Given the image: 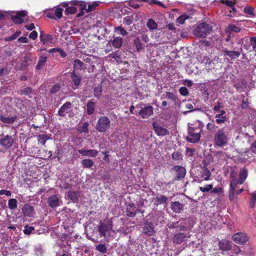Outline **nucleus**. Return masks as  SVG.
<instances>
[{"mask_svg":"<svg viewBox=\"0 0 256 256\" xmlns=\"http://www.w3.org/2000/svg\"><path fill=\"white\" fill-rule=\"evenodd\" d=\"M138 212L134 204L130 203L126 206V215L130 217H134Z\"/></svg>","mask_w":256,"mask_h":256,"instance_id":"nucleus-15","label":"nucleus"},{"mask_svg":"<svg viewBox=\"0 0 256 256\" xmlns=\"http://www.w3.org/2000/svg\"><path fill=\"white\" fill-rule=\"evenodd\" d=\"M24 214L27 216H32L34 214V208L30 205L26 204L22 208Z\"/></svg>","mask_w":256,"mask_h":256,"instance_id":"nucleus-18","label":"nucleus"},{"mask_svg":"<svg viewBox=\"0 0 256 256\" xmlns=\"http://www.w3.org/2000/svg\"><path fill=\"white\" fill-rule=\"evenodd\" d=\"M71 110V104L69 102L65 103L60 109L58 114L61 116H64Z\"/></svg>","mask_w":256,"mask_h":256,"instance_id":"nucleus-16","label":"nucleus"},{"mask_svg":"<svg viewBox=\"0 0 256 256\" xmlns=\"http://www.w3.org/2000/svg\"><path fill=\"white\" fill-rule=\"evenodd\" d=\"M182 154L178 152H174L172 154V158L174 160H180L182 159Z\"/></svg>","mask_w":256,"mask_h":256,"instance_id":"nucleus-51","label":"nucleus"},{"mask_svg":"<svg viewBox=\"0 0 256 256\" xmlns=\"http://www.w3.org/2000/svg\"><path fill=\"white\" fill-rule=\"evenodd\" d=\"M8 206L10 209L14 210L17 208V200L14 198H11L8 202Z\"/></svg>","mask_w":256,"mask_h":256,"instance_id":"nucleus-36","label":"nucleus"},{"mask_svg":"<svg viewBox=\"0 0 256 256\" xmlns=\"http://www.w3.org/2000/svg\"><path fill=\"white\" fill-rule=\"evenodd\" d=\"M5 194L7 196H11V192L10 190H0V195Z\"/></svg>","mask_w":256,"mask_h":256,"instance_id":"nucleus-64","label":"nucleus"},{"mask_svg":"<svg viewBox=\"0 0 256 256\" xmlns=\"http://www.w3.org/2000/svg\"><path fill=\"white\" fill-rule=\"evenodd\" d=\"M47 58L44 56H42L40 57L38 62L36 66V68L37 70H40L44 66L45 62L46 61Z\"/></svg>","mask_w":256,"mask_h":256,"instance_id":"nucleus-32","label":"nucleus"},{"mask_svg":"<svg viewBox=\"0 0 256 256\" xmlns=\"http://www.w3.org/2000/svg\"><path fill=\"white\" fill-rule=\"evenodd\" d=\"M156 200L158 204H161L165 202L167 200L168 198L165 196L162 195L160 196H157Z\"/></svg>","mask_w":256,"mask_h":256,"instance_id":"nucleus-49","label":"nucleus"},{"mask_svg":"<svg viewBox=\"0 0 256 256\" xmlns=\"http://www.w3.org/2000/svg\"><path fill=\"white\" fill-rule=\"evenodd\" d=\"M38 37V33L36 31H32L29 35V38L33 40H36Z\"/></svg>","mask_w":256,"mask_h":256,"instance_id":"nucleus-62","label":"nucleus"},{"mask_svg":"<svg viewBox=\"0 0 256 256\" xmlns=\"http://www.w3.org/2000/svg\"><path fill=\"white\" fill-rule=\"evenodd\" d=\"M153 113V108L152 106H148L139 112V114L143 118H147Z\"/></svg>","mask_w":256,"mask_h":256,"instance_id":"nucleus-13","label":"nucleus"},{"mask_svg":"<svg viewBox=\"0 0 256 256\" xmlns=\"http://www.w3.org/2000/svg\"><path fill=\"white\" fill-rule=\"evenodd\" d=\"M77 10L74 6L68 7L65 11L66 14H74L76 12Z\"/></svg>","mask_w":256,"mask_h":256,"instance_id":"nucleus-48","label":"nucleus"},{"mask_svg":"<svg viewBox=\"0 0 256 256\" xmlns=\"http://www.w3.org/2000/svg\"><path fill=\"white\" fill-rule=\"evenodd\" d=\"M216 122L217 124H220L226 121V117L225 116H222V114H216L215 116Z\"/></svg>","mask_w":256,"mask_h":256,"instance_id":"nucleus-35","label":"nucleus"},{"mask_svg":"<svg viewBox=\"0 0 256 256\" xmlns=\"http://www.w3.org/2000/svg\"><path fill=\"white\" fill-rule=\"evenodd\" d=\"M222 192H223V190H222V188L220 187V188H212L211 192L214 193V194H220V193H222Z\"/></svg>","mask_w":256,"mask_h":256,"instance_id":"nucleus-61","label":"nucleus"},{"mask_svg":"<svg viewBox=\"0 0 256 256\" xmlns=\"http://www.w3.org/2000/svg\"><path fill=\"white\" fill-rule=\"evenodd\" d=\"M232 240L236 243L242 244L248 240V237L244 233L238 232L232 236Z\"/></svg>","mask_w":256,"mask_h":256,"instance_id":"nucleus-7","label":"nucleus"},{"mask_svg":"<svg viewBox=\"0 0 256 256\" xmlns=\"http://www.w3.org/2000/svg\"><path fill=\"white\" fill-rule=\"evenodd\" d=\"M218 246L220 250L227 251L231 248V242L229 240H223L220 242Z\"/></svg>","mask_w":256,"mask_h":256,"instance_id":"nucleus-19","label":"nucleus"},{"mask_svg":"<svg viewBox=\"0 0 256 256\" xmlns=\"http://www.w3.org/2000/svg\"><path fill=\"white\" fill-rule=\"evenodd\" d=\"M166 98L172 100H174L176 98V96L174 94L171 92H167L166 94Z\"/></svg>","mask_w":256,"mask_h":256,"instance_id":"nucleus-60","label":"nucleus"},{"mask_svg":"<svg viewBox=\"0 0 256 256\" xmlns=\"http://www.w3.org/2000/svg\"><path fill=\"white\" fill-rule=\"evenodd\" d=\"M88 124L86 122L83 124L82 126L78 128V131L80 132L87 133L88 132Z\"/></svg>","mask_w":256,"mask_h":256,"instance_id":"nucleus-40","label":"nucleus"},{"mask_svg":"<svg viewBox=\"0 0 256 256\" xmlns=\"http://www.w3.org/2000/svg\"><path fill=\"white\" fill-rule=\"evenodd\" d=\"M110 126V120L106 116H100L97 122L96 128L100 132L107 131Z\"/></svg>","mask_w":256,"mask_h":256,"instance_id":"nucleus-2","label":"nucleus"},{"mask_svg":"<svg viewBox=\"0 0 256 256\" xmlns=\"http://www.w3.org/2000/svg\"><path fill=\"white\" fill-rule=\"evenodd\" d=\"M34 228L32 226H24V232L25 234H30L34 230Z\"/></svg>","mask_w":256,"mask_h":256,"instance_id":"nucleus-53","label":"nucleus"},{"mask_svg":"<svg viewBox=\"0 0 256 256\" xmlns=\"http://www.w3.org/2000/svg\"><path fill=\"white\" fill-rule=\"evenodd\" d=\"M114 32L123 36H126L128 34L127 32L121 26L116 27L114 28Z\"/></svg>","mask_w":256,"mask_h":256,"instance_id":"nucleus-38","label":"nucleus"},{"mask_svg":"<svg viewBox=\"0 0 256 256\" xmlns=\"http://www.w3.org/2000/svg\"><path fill=\"white\" fill-rule=\"evenodd\" d=\"M225 55L233 58H238L240 56V53L236 51H229L226 49L224 50Z\"/></svg>","mask_w":256,"mask_h":256,"instance_id":"nucleus-31","label":"nucleus"},{"mask_svg":"<svg viewBox=\"0 0 256 256\" xmlns=\"http://www.w3.org/2000/svg\"><path fill=\"white\" fill-rule=\"evenodd\" d=\"M132 22V18L130 16H128L124 18L123 23L125 25H130Z\"/></svg>","mask_w":256,"mask_h":256,"instance_id":"nucleus-55","label":"nucleus"},{"mask_svg":"<svg viewBox=\"0 0 256 256\" xmlns=\"http://www.w3.org/2000/svg\"><path fill=\"white\" fill-rule=\"evenodd\" d=\"M37 139L38 143L44 145L46 140L50 139V137L47 134H39L37 136Z\"/></svg>","mask_w":256,"mask_h":256,"instance_id":"nucleus-28","label":"nucleus"},{"mask_svg":"<svg viewBox=\"0 0 256 256\" xmlns=\"http://www.w3.org/2000/svg\"><path fill=\"white\" fill-rule=\"evenodd\" d=\"M63 10L60 8H56L54 10V14L58 18H60L62 16Z\"/></svg>","mask_w":256,"mask_h":256,"instance_id":"nucleus-46","label":"nucleus"},{"mask_svg":"<svg viewBox=\"0 0 256 256\" xmlns=\"http://www.w3.org/2000/svg\"><path fill=\"white\" fill-rule=\"evenodd\" d=\"M82 164L85 168H90L94 165V162L90 159H84L82 161Z\"/></svg>","mask_w":256,"mask_h":256,"instance_id":"nucleus-33","label":"nucleus"},{"mask_svg":"<svg viewBox=\"0 0 256 256\" xmlns=\"http://www.w3.org/2000/svg\"><path fill=\"white\" fill-rule=\"evenodd\" d=\"M60 84H56L50 90V92L52 93H55L60 90Z\"/></svg>","mask_w":256,"mask_h":256,"instance_id":"nucleus-57","label":"nucleus"},{"mask_svg":"<svg viewBox=\"0 0 256 256\" xmlns=\"http://www.w3.org/2000/svg\"><path fill=\"white\" fill-rule=\"evenodd\" d=\"M190 235L189 234H185L184 233L180 232L176 234L174 236L173 242L176 244H180L182 242L187 240L190 238Z\"/></svg>","mask_w":256,"mask_h":256,"instance_id":"nucleus-9","label":"nucleus"},{"mask_svg":"<svg viewBox=\"0 0 256 256\" xmlns=\"http://www.w3.org/2000/svg\"><path fill=\"white\" fill-rule=\"evenodd\" d=\"M122 44V38L120 37L115 38L112 42V46L116 48H120Z\"/></svg>","mask_w":256,"mask_h":256,"instance_id":"nucleus-29","label":"nucleus"},{"mask_svg":"<svg viewBox=\"0 0 256 256\" xmlns=\"http://www.w3.org/2000/svg\"><path fill=\"white\" fill-rule=\"evenodd\" d=\"M147 26L150 30H156L157 28L158 25L153 20L150 19L147 22Z\"/></svg>","mask_w":256,"mask_h":256,"instance_id":"nucleus-37","label":"nucleus"},{"mask_svg":"<svg viewBox=\"0 0 256 256\" xmlns=\"http://www.w3.org/2000/svg\"><path fill=\"white\" fill-rule=\"evenodd\" d=\"M40 37L41 41L44 44H46L48 42H51L52 40V37L50 34H46L44 37H43L42 34H41Z\"/></svg>","mask_w":256,"mask_h":256,"instance_id":"nucleus-39","label":"nucleus"},{"mask_svg":"<svg viewBox=\"0 0 256 256\" xmlns=\"http://www.w3.org/2000/svg\"><path fill=\"white\" fill-rule=\"evenodd\" d=\"M21 34L20 31H16L14 34L5 38L6 41H11L16 39Z\"/></svg>","mask_w":256,"mask_h":256,"instance_id":"nucleus-45","label":"nucleus"},{"mask_svg":"<svg viewBox=\"0 0 256 256\" xmlns=\"http://www.w3.org/2000/svg\"><path fill=\"white\" fill-rule=\"evenodd\" d=\"M108 56L114 58L118 62L120 60V54L117 52L110 54Z\"/></svg>","mask_w":256,"mask_h":256,"instance_id":"nucleus-54","label":"nucleus"},{"mask_svg":"<svg viewBox=\"0 0 256 256\" xmlns=\"http://www.w3.org/2000/svg\"><path fill=\"white\" fill-rule=\"evenodd\" d=\"M26 14L27 12L26 10L17 12H16V15L12 16L11 18L14 23L20 24L24 22L22 17L24 16Z\"/></svg>","mask_w":256,"mask_h":256,"instance_id":"nucleus-10","label":"nucleus"},{"mask_svg":"<svg viewBox=\"0 0 256 256\" xmlns=\"http://www.w3.org/2000/svg\"><path fill=\"white\" fill-rule=\"evenodd\" d=\"M183 204L178 202H172L171 204V208L175 212H180L183 210Z\"/></svg>","mask_w":256,"mask_h":256,"instance_id":"nucleus-22","label":"nucleus"},{"mask_svg":"<svg viewBox=\"0 0 256 256\" xmlns=\"http://www.w3.org/2000/svg\"><path fill=\"white\" fill-rule=\"evenodd\" d=\"M196 150L194 148H188L186 150V154L188 156H192L194 152Z\"/></svg>","mask_w":256,"mask_h":256,"instance_id":"nucleus-63","label":"nucleus"},{"mask_svg":"<svg viewBox=\"0 0 256 256\" xmlns=\"http://www.w3.org/2000/svg\"><path fill=\"white\" fill-rule=\"evenodd\" d=\"M212 26L208 24L203 22L198 25L194 30V34L199 38L205 37L212 30Z\"/></svg>","mask_w":256,"mask_h":256,"instance_id":"nucleus-3","label":"nucleus"},{"mask_svg":"<svg viewBox=\"0 0 256 256\" xmlns=\"http://www.w3.org/2000/svg\"><path fill=\"white\" fill-rule=\"evenodd\" d=\"M134 46L136 48L138 52L140 51L142 48V44L139 38H136L134 40Z\"/></svg>","mask_w":256,"mask_h":256,"instance_id":"nucleus-44","label":"nucleus"},{"mask_svg":"<svg viewBox=\"0 0 256 256\" xmlns=\"http://www.w3.org/2000/svg\"><path fill=\"white\" fill-rule=\"evenodd\" d=\"M49 206L52 208L59 206L60 200L56 195L50 196L48 200Z\"/></svg>","mask_w":256,"mask_h":256,"instance_id":"nucleus-17","label":"nucleus"},{"mask_svg":"<svg viewBox=\"0 0 256 256\" xmlns=\"http://www.w3.org/2000/svg\"><path fill=\"white\" fill-rule=\"evenodd\" d=\"M228 142V137L224 129L218 130L214 134V143L216 145L222 147L225 146Z\"/></svg>","mask_w":256,"mask_h":256,"instance_id":"nucleus-4","label":"nucleus"},{"mask_svg":"<svg viewBox=\"0 0 256 256\" xmlns=\"http://www.w3.org/2000/svg\"><path fill=\"white\" fill-rule=\"evenodd\" d=\"M153 127L156 133L159 136H164L168 134V131L160 126H158L156 123H153Z\"/></svg>","mask_w":256,"mask_h":256,"instance_id":"nucleus-12","label":"nucleus"},{"mask_svg":"<svg viewBox=\"0 0 256 256\" xmlns=\"http://www.w3.org/2000/svg\"><path fill=\"white\" fill-rule=\"evenodd\" d=\"M221 1L223 4L229 7L230 12L232 11L234 12L236 11V8H234V6L236 3L235 0H222Z\"/></svg>","mask_w":256,"mask_h":256,"instance_id":"nucleus-26","label":"nucleus"},{"mask_svg":"<svg viewBox=\"0 0 256 256\" xmlns=\"http://www.w3.org/2000/svg\"><path fill=\"white\" fill-rule=\"evenodd\" d=\"M74 72L82 70L86 68L84 64L79 60H76L74 61Z\"/></svg>","mask_w":256,"mask_h":256,"instance_id":"nucleus-23","label":"nucleus"},{"mask_svg":"<svg viewBox=\"0 0 256 256\" xmlns=\"http://www.w3.org/2000/svg\"><path fill=\"white\" fill-rule=\"evenodd\" d=\"M250 42L253 50H256V38H252Z\"/></svg>","mask_w":256,"mask_h":256,"instance_id":"nucleus-59","label":"nucleus"},{"mask_svg":"<svg viewBox=\"0 0 256 256\" xmlns=\"http://www.w3.org/2000/svg\"><path fill=\"white\" fill-rule=\"evenodd\" d=\"M213 188V185L209 184L206 185L204 186H200V190L202 192H208Z\"/></svg>","mask_w":256,"mask_h":256,"instance_id":"nucleus-42","label":"nucleus"},{"mask_svg":"<svg viewBox=\"0 0 256 256\" xmlns=\"http://www.w3.org/2000/svg\"><path fill=\"white\" fill-rule=\"evenodd\" d=\"M80 196L78 191H69L68 192V196L72 201L76 202Z\"/></svg>","mask_w":256,"mask_h":256,"instance_id":"nucleus-27","label":"nucleus"},{"mask_svg":"<svg viewBox=\"0 0 256 256\" xmlns=\"http://www.w3.org/2000/svg\"><path fill=\"white\" fill-rule=\"evenodd\" d=\"M179 92L180 94L184 96H186L188 94V90L186 87L184 86L180 88L179 90Z\"/></svg>","mask_w":256,"mask_h":256,"instance_id":"nucleus-56","label":"nucleus"},{"mask_svg":"<svg viewBox=\"0 0 256 256\" xmlns=\"http://www.w3.org/2000/svg\"><path fill=\"white\" fill-rule=\"evenodd\" d=\"M78 152L82 156L88 157H96L98 154V152L96 150L93 149L88 150L81 149L79 150Z\"/></svg>","mask_w":256,"mask_h":256,"instance_id":"nucleus-14","label":"nucleus"},{"mask_svg":"<svg viewBox=\"0 0 256 256\" xmlns=\"http://www.w3.org/2000/svg\"><path fill=\"white\" fill-rule=\"evenodd\" d=\"M244 12L246 14H252L254 13V9L253 8L250 6H246L244 8Z\"/></svg>","mask_w":256,"mask_h":256,"instance_id":"nucleus-58","label":"nucleus"},{"mask_svg":"<svg viewBox=\"0 0 256 256\" xmlns=\"http://www.w3.org/2000/svg\"><path fill=\"white\" fill-rule=\"evenodd\" d=\"M70 78L76 87L80 84L82 80V77L78 75H77L74 72H73L71 73Z\"/></svg>","mask_w":256,"mask_h":256,"instance_id":"nucleus-24","label":"nucleus"},{"mask_svg":"<svg viewBox=\"0 0 256 256\" xmlns=\"http://www.w3.org/2000/svg\"><path fill=\"white\" fill-rule=\"evenodd\" d=\"M201 130L199 128L189 126L188 129V134L186 136L187 140L192 143L198 142L200 138Z\"/></svg>","mask_w":256,"mask_h":256,"instance_id":"nucleus-6","label":"nucleus"},{"mask_svg":"<svg viewBox=\"0 0 256 256\" xmlns=\"http://www.w3.org/2000/svg\"><path fill=\"white\" fill-rule=\"evenodd\" d=\"M99 232L102 236H106L109 235L112 230V224L110 222L108 224H102L98 227Z\"/></svg>","mask_w":256,"mask_h":256,"instance_id":"nucleus-8","label":"nucleus"},{"mask_svg":"<svg viewBox=\"0 0 256 256\" xmlns=\"http://www.w3.org/2000/svg\"><path fill=\"white\" fill-rule=\"evenodd\" d=\"M252 197L250 200V205L251 208H254L256 204V190L251 194Z\"/></svg>","mask_w":256,"mask_h":256,"instance_id":"nucleus-43","label":"nucleus"},{"mask_svg":"<svg viewBox=\"0 0 256 256\" xmlns=\"http://www.w3.org/2000/svg\"><path fill=\"white\" fill-rule=\"evenodd\" d=\"M94 110V103L92 102H89L87 104V114H92Z\"/></svg>","mask_w":256,"mask_h":256,"instance_id":"nucleus-34","label":"nucleus"},{"mask_svg":"<svg viewBox=\"0 0 256 256\" xmlns=\"http://www.w3.org/2000/svg\"><path fill=\"white\" fill-rule=\"evenodd\" d=\"M188 18V16L186 15H182L179 16L176 22L180 24H183L186 20Z\"/></svg>","mask_w":256,"mask_h":256,"instance_id":"nucleus-47","label":"nucleus"},{"mask_svg":"<svg viewBox=\"0 0 256 256\" xmlns=\"http://www.w3.org/2000/svg\"><path fill=\"white\" fill-rule=\"evenodd\" d=\"M240 30V28L234 24H228L225 28V32L229 34L232 32H238Z\"/></svg>","mask_w":256,"mask_h":256,"instance_id":"nucleus-21","label":"nucleus"},{"mask_svg":"<svg viewBox=\"0 0 256 256\" xmlns=\"http://www.w3.org/2000/svg\"><path fill=\"white\" fill-rule=\"evenodd\" d=\"M248 176V172L245 169L241 170L240 173L239 180H238L236 179L233 180L231 181L230 184V189L229 190V198L230 200L234 198V194L236 188L238 184H242L244 181L246 180Z\"/></svg>","mask_w":256,"mask_h":256,"instance_id":"nucleus-1","label":"nucleus"},{"mask_svg":"<svg viewBox=\"0 0 256 256\" xmlns=\"http://www.w3.org/2000/svg\"><path fill=\"white\" fill-rule=\"evenodd\" d=\"M14 143L12 138L8 135L4 136L0 140V144L6 148H10Z\"/></svg>","mask_w":256,"mask_h":256,"instance_id":"nucleus-11","label":"nucleus"},{"mask_svg":"<svg viewBox=\"0 0 256 256\" xmlns=\"http://www.w3.org/2000/svg\"><path fill=\"white\" fill-rule=\"evenodd\" d=\"M174 169L177 172V180H180L184 177L186 172L184 168L181 166H174Z\"/></svg>","mask_w":256,"mask_h":256,"instance_id":"nucleus-20","label":"nucleus"},{"mask_svg":"<svg viewBox=\"0 0 256 256\" xmlns=\"http://www.w3.org/2000/svg\"><path fill=\"white\" fill-rule=\"evenodd\" d=\"M72 4L74 6L80 5V12L78 14V16L83 15L84 12H88L93 10L95 8L98 6V2H94L92 4H90L88 6V8H86V6L83 2H79L76 0L72 1Z\"/></svg>","mask_w":256,"mask_h":256,"instance_id":"nucleus-5","label":"nucleus"},{"mask_svg":"<svg viewBox=\"0 0 256 256\" xmlns=\"http://www.w3.org/2000/svg\"><path fill=\"white\" fill-rule=\"evenodd\" d=\"M102 87L101 86H98L94 89V96L95 97L100 98L102 95Z\"/></svg>","mask_w":256,"mask_h":256,"instance_id":"nucleus-41","label":"nucleus"},{"mask_svg":"<svg viewBox=\"0 0 256 256\" xmlns=\"http://www.w3.org/2000/svg\"><path fill=\"white\" fill-rule=\"evenodd\" d=\"M16 116H5L1 115L0 116V120L2 122L5 124H12L16 120Z\"/></svg>","mask_w":256,"mask_h":256,"instance_id":"nucleus-25","label":"nucleus"},{"mask_svg":"<svg viewBox=\"0 0 256 256\" xmlns=\"http://www.w3.org/2000/svg\"><path fill=\"white\" fill-rule=\"evenodd\" d=\"M210 172L208 170H204L202 177L204 178V180H208L210 179Z\"/></svg>","mask_w":256,"mask_h":256,"instance_id":"nucleus-52","label":"nucleus"},{"mask_svg":"<svg viewBox=\"0 0 256 256\" xmlns=\"http://www.w3.org/2000/svg\"><path fill=\"white\" fill-rule=\"evenodd\" d=\"M96 250L102 253H106L107 250L106 246L103 244H100L97 246H96Z\"/></svg>","mask_w":256,"mask_h":256,"instance_id":"nucleus-50","label":"nucleus"},{"mask_svg":"<svg viewBox=\"0 0 256 256\" xmlns=\"http://www.w3.org/2000/svg\"><path fill=\"white\" fill-rule=\"evenodd\" d=\"M143 232L148 236H152L154 233V230L152 226L146 224L143 228Z\"/></svg>","mask_w":256,"mask_h":256,"instance_id":"nucleus-30","label":"nucleus"}]
</instances>
